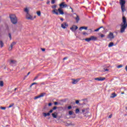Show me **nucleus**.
Masks as SVG:
<instances>
[{"instance_id":"obj_1","label":"nucleus","mask_w":127,"mask_h":127,"mask_svg":"<svg viewBox=\"0 0 127 127\" xmlns=\"http://www.w3.org/2000/svg\"><path fill=\"white\" fill-rule=\"evenodd\" d=\"M122 22L124 24H122L121 25V33H123L125 32V30L127 27V23L126 21V18L125 16L122 17Z\"/></svg>"},{"instance_id":"obj_2","label":"nucleus","mask_w":127,"mask_h":127,"mask_svg":"<svg viewBox=\"0 0 127 127\" xmlns=\"http://www.w3.org/2000/svg\"><path fill=\"white\" fill-rule=\"evenodd\" d=\"M9 18L10 19L11 22H12L13 24L15 25L17 23V18H16L14 14L10 15Z\"/></svg>"},{"instance_id":"obj_3","label":"nucleus","mask_w":127,"mask_h":127,"mask_svg":"<svg viewBox=\"0 0 127 127\" xmlns=\"http://www.w3.org/2000/svg\"><path fill=\"white\" fill-rule=\"evenodd\" d=\"M120 5H121V10L122 12H125L126 11V1L125 0H120Z\"/></svg>"},{"instance_id":"obj_4","label":"nucleus","mask_w":127,"mask_h":127,"mask_svg":"<svg viewBox=\"0 0 127 127\" xmlns=\"http://www.w3.org/2000/svg\"><path fill=\"white\" fill-rule=\"evenodd\" d=\"M36 18V16H34V17H33V16H31L29 13L26 14V18L28 20H33Z\"/></svg>"},{"instance_id":"obj_5","label":"nucleus","mask_w":127,"mask_h":127,"mask_svg":"<svg viewBox=\"0 0 127 127\" xmlns=\"http://www.w3.org/2000/svg\"><path fill=\"white\" fill-rule=\"evenodd\" d=\"M71 80H72V84L74 85V84H76L77 83L80 81V78H77L76 79H71Z\"/></svg>"},{"instance_id":"obj_6","label":"nucleus","mask_w":127,"mask_h":127,"mask_svg":"<svg viewBox=\"0 0 127 127\" xmlns=\"http://www.w3.org/2000/svg\"><path fill=\"white\" fill-rule=\"evenodd\" d=\"M61 26L63 29H66L68 27V24L66 22H64L63 24H61Z\"/></svg>"},{"instance_id":"obj_7","label":"nucleus","mask_w":127,"mask_h":127,"mask_svg":"<svg viewBox=\"0 0 127 127\" xmlns=\"http://www.w3.org/2000/svg\"><path fill=\"white\" fill-rule=\"evenodd\" d=\"M59 5H60V8L67 7V4H65V2L61 3Z\"/></svg>"},{"instance_id":"obj_8","label":"nucleus","mask_w":127,"mask_h":127,"mask_svg":"<svg viewBox=\"0 0 127 127\" xmlns=\"http://www.w3.org/2000/svg\"><path fill=\"white\" fill-rule=\"evenodd\" d=\"M78 28V27L77 26H75L73 25L72 26V27H71L70 28V30L72 31V32H74L75 31H76Z\"/></svg>"},{"instance_id":"obj_9","label":"nucleus","mask_w":127,"mask_h":127,"mask_svg":"<svg viewBox=\"0 0 127 127\" xmlns=\"http://www.w3.org/2000/svg\"><path fill=\"white\" fill-rule=\"evenodd\" d=\"M16 43L15 42H13L11 44L10 47L9 48V51H11L13 48V46H14L16 45Z\"/></svg>"},{"instance_id":"obj_10","label":"nucleus","mask_w":127,"mask_h":127,"mask_svg":"<svg viewBox=\"0 0 127 127\" xmlns=\"http://www.w3.org/2000/svg\"><path fill=\"white\" fill-rule=\"evenodd\" d=\"M108 38H110V39H114V36L113 33L111 32L110 33H109V34L108 35Z\"/></svg>"},{"instance_id":"obj_11","label":"nucleus","mask_w":127,"mask_h":127,"mask_svg":"<svg viewBox=\"0 0 127 127\" xmlns=\"http://www.w3.org/2000/svg\"><path fill=\"white\" fill-rule=\"evenodd\" d=\"M90 38L91 41H96V40H97V37L91 36L90 37Z\"/></svg>"},{"instance_id":"obj_12","label":"nucleus","mask_w":127,"mask_h":127,"mask_svg":"<svg viewBox=\"0 0 127 127\" xmlns=\"http://www.w3.org/2000/svg\"><path fill=\"white\" fill-rule=\"evenodd\" d=\"M58 10L59 12L60 13V14L61 15H64V11L62 10L61 8H59Z\"/></svg>"},{"instance_id":"obj_13","label":"nucleus","mask_w":127,"mask_h":127,"mask_svg":"<svg viewBox=\"0 0 127 127\" xmlns=\"http://www.w3.org/2000/svg\"><path fill=\"white\" fill-rule=\"evenodd\" d=\"M58 113L57 112H54L52 114V116L54 119L57 118Z\"/></svg>"},{"instance_id":"obj_14","label":"nucleus","mask_w":127,"mask_h":127,"mask_svg":"<svg viewBox=\"0 0 127 127\" xmlns=\"http://www.w3.org/2000/svg\"><path fill=\"white\" fill-rule=\"evenodd\" d=\"M83 29L86 30L88 29V27H80L79 28L80 31H82Z\"/></svg>"},{"instance_id":"obj_15","label":"nucleus","mask_w":127,"mask_h":127,"mask_svg":"<svg viewBox=\"0 0 127 127\" xmlns=\"http://www.w3.org/2000/svg\"><path fill=\"white\" fill-rule=\"evenodd\" d=\"M53 12L54 14H56L57 15H59V13L58 12V10L57 9H55L53 10Z\"/></svg>"},{"instance_id":"obj_16","label":"nucleus","mask_w":127,"mask_h":127,"mask_svg":"<svg viewBox=\"0 0 127 127\" xmlns=\"http://www.w3.org/2000/svg\"><path fill=\"white\" fill-rule=\"evenodd\" d=\"M46 94V93H42L40 94V95H39L38 96L40 97V98H42L44 96H45Z\"/></svg>"},{"instance_id":"obj_17","label":"nucleus","mask_w":127,"mask_h":127,"mask_svg":"<svg viewBox=\"0 0 127 127\" xmlns=\"http://www.w3.org/2000/svg\"><path fill=\"white\" fill-rule=\"evenodd\" d=\"M75 20H76V22L78 23L79 21L80 20V18L79 16L77 15L76 17L75 18Z\"/></svg>"},{"instance_id":"obj_18","label":"nucleus","mask_w":127,"mask_h":127,"mask_svg":"<svg viewBox=\"0 0 127 127\" xmlns=\"http://www.w3.org/2000/svg\"><path fill=\"white\" fill-rule=\"evenodd\" d=\"M114 46V43L113 42H110V43L108 45V47L111 48L112 47Z\"/></svg>"},{"instance_id":"obj_19","label":"nucleus","mask_w":127,"mask_h":127,"mask_svg":"<svg viewBox=\"0 0 127 127\" xmlns=\"http://www.w3.org/2000/svg\"><path fill=\"white\" fill-rule=\"evenodd\" d=\"M117 97V94H116V93H112V94H111V98H115V97Z\"/></svg>"},{"instance_id":"obj_20","label":"nucleus","mask_w":127,"mask_h":127,"mask_svg":"<svg viewBox=\"0 0 127 127\" xmlns=\"http://www.w3.org/2000/svg\"><path fill=\"white\" fill-rule=\"evenodd\" d=\"M85 41H86L87 42H89L90 41H91V38H86L84 39Z\"/></svg>"},{"instance_id":"obj_21","label":"nucleus","mask_w":127,"mask_h":127,"mask_svg":"<svg viewBox=\"0 0 127 127\" xmlns=\"http://www.w3.org/2000/svg\"><path fill=\"white\" fill-rule=\"evenodd\" d=\"M24 11L26 12V14H29V13L28 12H29V10H28V8H25V9H24Z\"/></svg>"},{"instance_id":"obj_22","label":"nucleus","mask_w":127,"mask_h":127,"mask_svg":"<svg viewBox=\"0 0 127 127\" xmlns=\"http://www.w3.org/2000/svg\"><path fill=\"white\" fill-rule=\"evenodd\" d=\"M100 81H104L106 79L105 77H99Z\"/></svg>"},{"instance_id":"obj_23","label":"nucleus","mask_w":127,"mask_h":127,"mask_svg":"<svg viewBox=\"0 0 127 127\" xmlns=\"http://www.w3.org/2000/svg\"><path fill=\"white\" fill-rule=\"evenodd\" d=\"M3 86V81L2 80H0V87Z\"/></svg>"},{"instance_id":"obj_24","label":"nucleus","mask_w":127,"mask_h":127,"mask_svg":"<svg viewBox=\"0 0 127 127\" xmlns=\"http://www.w3.org/2000/svg\"><path fill=\"white\" fill-rule=\"evenodd\" d=\"M16 62L14 60H11L10 61V64H15Z\"/></svg>"},{"instance_id":"obj_25","label":"nucleus","mask_w":127,"mask_h":127,"mask_svg":"<svg viewBox=\"0 0 127 127\" xmlns=\"http://www.w3.org/2000/svg\"><path fill=\"white\" fill-rule=\"evenodd\" d=\"M0 45L1 48H2L3 47V43L2 41H0Z\"/></svg>"},{"instance_id":"obj_26","label":"nucleus","mask_w":127,"mask_h":127,"mask_svg":"<svg viewBox=\"0 0 127 127\" xmlns=\"http://www.w3.org/2000/svg\"><path fill=\"white\" fill-rule=\"evenodd\" d=\"M37 14L38 16H40L41 15V11H37Z\"/></svg>"},{"instance_id":"obj_27","label":"nucleus","mask_w":127,"mask_h":127,"mask_svg":"<svg viewBox=\"0 0 127 127\" xmlns=\"http://www.w3.org/2000/svg\"><path fill=\"white\" fill-rule=\"evenodd\" d=\"M14 105V103L11 104L9 105V107H8V108H11Z\"/></svg>"},{"instance_id":"obj_28","label":"nucleus","mask_w":127,"mask_h":127,"mask_svg":"<svg viewBox=\"0 0 127 127\" xmlns=\"http://www.w3.org/2000/svg\"><path fill=\"white\" fill-rule=\"evenodd\" d=\"M79 113V109H75V114H78Z\"/></svg>"},{"instance_id":"obj_29","label":"nucleus","mask_w":127,"mask_h":127,"mask_svg":"<svg viewBox=\"0 0 127 127\" xmlns=\"http://www.w3.org/2000/svg\"><path fill=\"white\" fill-rule=\"evenodd\" d=\"M37 83L36 82L33 83L32 84H31V85H30V87H32L33 86V85H37Z\"/></svg>"},{"instance_id":"obj_30","label":"nucleus","mask_w":127,"mask_h":127,"mask_svg":"<svg viewBox=\"0 0 127 127\" xmlns=\"http://www.w3.org/2000/svg\"><path fill=\"white\" fill-rule=\"evenodd\" d=\"M0 109L2 110H5L6 109V107H0Z\"/></svg>"},{"instance_id":"obj_31","label":"nucleus","mask_w":127,"mask_h":127,"mask_svg":"<svg viewBox=\"0 0 127 127\" xmlns=\"http://www.w3.org/2000/svg\"><path fill=\"white\" fill-rule=\"evenodd\" d=\"M39 75L37 76H36L34 78V79H33V81H35V80H36L38 78V77H39Z\"/></svg>"},{"instance_id":"obj_32","label":"nucleus","mask_w":127,"mask_h":127,"mask_svg":"<svg viewBox=\"0 0 127 127\" xmlns=\"http://www.w3.org/2000/svg\"><path fill=\"white\" fill-rule=\"evenodd\" d=\"M68 114H69V115H72L73 114V112L71 111H69L68 112Z\"/></svg>"},{"instance_id":"obj_33","label":"nucleus","mask_w":127,"mask_h":127,"mask_svg":"<svg viewBox=\"0 0 127 127\" xmlns=\"http://www.w3.org/2000/svg\"><path fill=\"white\" fill-rule=\"evenodd\" d=\"M9 37L10 38V40H11V33L8 34Z\"/></svg>"},{"instance_id":"obj_34","label":"nucleus","mask_w":127,"mask_h":127,"mask_svg":"<svg viewBox=\"0 0 127 127\" xmlns=\"http://www.w3.org/2000/svg\"><path fill=\"white\" fill-rule=\"evenodd\" d=\"M40 98V97H39V96H38L35 97V98H34V100H36V99H38V98Z\"/></svg>"},{"instance_id":"obj_35","label":"nucleus","mask_w":127,"mask_h":127,"mask_svg":"<svg viewBox=\"0 0 127 127\" xmlns=\"http://www.w3.org/2000/svg\"><path fill=\"white\" fill-rule=\"evenodd\" d=\"M99 30H100V28H98V29L94 30V32H98Z\"/></svg>"},{"instance_id":"obj_36","label":"nucleus","mask_w":127,"mask_h":127,"mask_svg":"<svg viewBox=\"0 0 127 127\" xmlns=\"http://www.w3.org/2000/svg\"><path fill=\"white\" fill-rule=\"evenodd\" d=\"M43 116H44V117H46L47 116V113H43Z\"/></svg>"},{"instance_id":"obj_37","label":"nucleus","mask_w":127,"mask_h":127,"mask_svg":"<svg viewBox=\"0 0 127 127\" xmlns=\"http://www.w3.org/2000/svg\"><path fill=\"white\" fill-rule=\"evenodd\" d=\"M123 67V65H118L117 66V68H122Z\"/></svg>"},{"instance_id":"obj_38","label":"nucleus","mask_w":127,"mask_h":127,"mask_svg":"<svg viewBox=\"0 0 127 127\" xmlns=\"http://www.w3.org/2000/svg\"><path fill=\"white\" fill-rule=\"evenodd\" d=\"M94 80H97V81H100V79H99V77L94 78Z\"/></svg>"},{"instance_id":"obj_39","label":"nucleus","mask_w":127,"mask_h":127,"mask_svg":"<svg viewBox=\"0 0 127 127\" xmlns=\"http://www.w3.org/2000/svg\"><path fill=\"white\" fill-rule=\"evenodd\" d=\"M105 37V35L104 34H101L100 35V37L101 38H104Z\"/></svg>"},{"instance_id":"obj_40","label":"nucleus","mask_w":127,"mask_h":127,"mask_svg":"<svg viewBox=\"0 0 127 127\" xmlns=\"http://www.w3.org/2000/svg\"><path fill=\"white\" fill-rule=\"evenodd\" d=\"M109 69L107 68H104V71H103L104 72H106V71H108Z\"/></svg>"},{"instance_id":"obj_41","label":"nucleus","mask_w":127,"mask_h":127,"mask_svg":"<svg viewBox=\"0 0 127 127\" xmlns=\"http://www.w3.org/2000/svg\"><path fill=\"white\" fill-rule=\"evenodd\" d=\"M55 0H52V4H55Z\"/></svg>"},{"instance_id":"obj_42","label":"nucleus","mask_w":127,"mask_h":127,"mask_svg":"<svg viewBox=\"0 0 127 127\" xmlns=\"http://www.w3.org/2000/svg\"><path fill=\"white\" fill-rule=\"evenodd\" d=\"M57 7V6L56 5H54L52 6L53 8H55Z\"/></svg>"},{"instance_id":"obj_43","label":"nucleus","mask_w":127,"mask_h":127,"mask_svg":"<svg viewBox=\"0 0 127 127\" xmlns=\"http://www.w3.org/2000/svg\"><path fill=\"white\" fill-rule=\"evenodd\" d=\"M57 109V107H54L53 108V110H55Z\"/></svg>"},{"instance_id":"obj_44","label":"nucleus","mask_w":127,"mask_h":127,"mask_svg":"<svg viewBox=\"0 0 127 127\" xmlns=\"http://www.w3.org/2000/svg\"><path fill=\"white\" fill-rule=\"evenodd\" d=\"M113 116V115L112 114H111L110 115H109L108 118L109 119H111L112 117Z\"/></svg>"},{"instance_id":"obj_45","label":"nucleus","mask_w":127,"mask_h":127,"mask_svg":"<svg viewBox=\"0 0 127 127\" xmlns=\"http://www.w3.org/2000/svg\"><path fill=\"white\" fill-rule=\"evenodd\" d=\"M53 111H54V110H53V109L50 110L49 113H52L53 112Z\"/></svg>"},{"instance_id":"obj_46","label":"nucleus","mask_w":127,"mask_h":127,"mask_svg":"<svg viewBox=\"0 0 127 127\" xmlns=\"http://www.w3.org/2000/svg\"><path fill=\"white\" fill-rule=\"evenodd\" d=\"M75 103H76V104H78L79 103V101L78 100H76L75 101Z\"/></svg>"},{"instance_id":"obj_47","label":"nucleus","mask_w":127,"mask_h":127,"mask_svg":"<svg viewBox=\"0 0 127 127\" xmlns=\"http://www.w3.org/2000/svg\"><path fill=\"white\" fill-rule=\"evenodd\" d=\"M67 109L68 110H70L71 109V106H69L68 107H67Z\"/></svg>"},{"instance_id":"obj_48","label":"nucleus","mask_w":127,"mask_h":127,"mask_svg":"<svg viewBox=\"0 0 127 127\" xmlns=\"http://www.w3.org/2000/svg\"><path fill=\"white\" fill-rule=\"evenodd\" d=\"M58 104V102H54V105H57Z\"/></svg>"},{"instance_id":"obj_49","label":"nucleus","mask_w":127,"mask_h":127,"mask_svg":"<svg viewBox=\"0 0 127 127\" xmlns=\"http://www.w3.org/2000/svg\"><path fill=\"white\" fill-rule=\"evenodd\" d=\"M47 116H50V114L49 112L48 113H47Z\"/></svg>"},{"instance_id":"obj_50","label":"nucleus","mask_w":127,"mask_h":127,"mask_svg":"<svg viewBox=\"0 0 127 127\" xmlns=\"http://www.w3.org/2000/svg\"><path fill=\"white\" fill-rule=\"evenodd\" d=\"M87 34V33L86 32H84L83 33V35H85Z\"/></svg>"},{"instance_id":"obj_51","label":"nucleus","mask_w":127,"mask_h":127,"mask_svg":"<svg viewBox=\"0 0 127 127\" xmlns=\"http://www.w3.org/2000/svg\"><path fill=\"white\" fill-rule=\"evenodd\" d=\"M42 51H45V49H41Z\"/></svg>"},{"instance_id":"obj_52","label":"nucleus","mask_w":127,"mask_h":127,"mask_svg":"<svg viewBox=\"0 0 127 127\" xmlns=\"http://www.w3.org/2000/svg\"><path fill=\"white\" fill-rule=\"evenodd\" d=\"M67 59V58L65 57V58H64L63 60L64 61L65 60Z\"/></svg>"},{"instance_id":"obj_53","label":"nucleus","mask_w":127,"mask_h":127,"mask_svg":"<svg viewBox=\"0 0 127 127\" xmlns=\"http://www.w3.org/2000/svg\"><path fill=\"white\" fill-rule=\"evenodd\" d=\"M30 72H29L28 73H27V75H26V76H28L30 75Z\"/></svg>"},{"instance_id":"obj_54","label":"nucleus","mask_w":127,"mask_h":127,"mask_svg":"<svg viewBox=\"0 0 127 127\" xmlns=\"http://www.w3.org/2000/svg\"><path fill=\"white\" fill-rule=\"evenodd\" d=\"M52 105V104L51 103H50L49 104V106H51Z\"/></svg>"},{"instance_id":"obj_55","label":"nucleus","mask_w":127,"mask_h":127,"mask_svg":"<svg viewBox=\"0 0 127 127\" xmlns=\"http://www.w3.org/2000/svg\"><path fill=\"white\" fill-rule=\"evenodd\" d=\"M99 28H100V29H101V28H104V27L103 26H101V27H100Z\"/></svg>"},{"instance_id":"obj_56","label":"nucleus","mask_w":127,"mask_h":127,"mask_svg":"<svg viewBox=\"0 0 127 127\" xmlns=\"http://www.w3.org/2000/svg\"><path fill=\"white\" fill-rule=\"evenodd\" d=\"M60 20H62V21H64V19L63 18H60Z\"/></svg>"},{"instance_id":"obj_57","label":"nucleus","mask_w":127,"mask_h":127,"mask_svg":"<svg viewBox=\"0 0 127 127\" xmlns=\"http://www.w3.org/2000/svg\"><path fill=\"white\" fill-rule=\"evenodd\" d=\"M41 85H45V83L44 82L42 83Z\"/></svg>"},{"instance_id":"obj_58","label":"nucleus","mask_w":127,"mask_h":127,"mask_svg":"<svg viewBox=\"0 0 127 127\" xmlns=\"http://www.w3.org/2000/svg\"><path fill=\"white\" fill-rule=\"evenodd\" d=\"M125 94V92H122L121 93V94Z\"/></svg>"},{"instance_id":"obj_59","label":"nucleus","mask_w":127,"mask_h":127,"mask_svg":"<svg viewBox=\"0 0 127 127\" xmlns=\"http://www.w3.org/2000/svg\"><path fill=\"white\" fill-rule=\"evenodd\" d=\"M17 89V88H15L14 90L16 91Z\"/></svg>"},{"instance_id":"obj_60","label":"nucleus","mask_w":127,"mask_h":127,"mask_svg":"<svg viewBox=\"0 0 127 127\" xmlns=\"http://www.w3.org/2000/svg\"><path fill=\"white\" fill-rule=\"evenodd\" d=\"M49 3H50V2L49 1V2H47V4H48Z\"/></svg>"},{"instance_id":"obj_61","label":"nucleus","mask_w":127,"mask_h":127,"mask_svg":"<svg viewBox=\"0 0 127 127\" xmlns=\"http://www.w3.org/2000/svg\"><path fill=\"white\" fill-rule=\"evenodd\" d=\"M82 112H84L85 110H82Z\"/></svg>"},{"instance_id":"obj_62","label":"nucleus","mask_w":127,"mask_h":127,"mask_svg":"<svg viewBox=\"0 0 127 127\" xmlns=\"http://www.w3.org/2000/svg\"><path fill=\"white\" fill-rule=\"evenodd\" d=\"M71 10H72V11H71L72 12H73V9H72Z\"/></svg>"},{"instance_id":"obj_63","label":"nucleus","mask_w":127,"mask_h":127,"mask_svg":"<svg viewBox=\"0 0 127 127\" xmlns=\"http://www.w3.org/2000/svg\"><path fill=\"white\" fill-rule=\"evenodd\" d=\"M70 9L72 10V9H73V8H71V7H70Z\"/></svg>"},{"instance_id":"obj_64","label":"nucleus","mask_w":127,"mask_h":127,"mask_svg":"<svg viewBox=\"0 0 127 127\" xmlns=\"http://www.w3.org/2000/svg\"><path fill=\"white\" fill-rule=\"evenodd\" d=\"M126 110H127V107L126 108Z\"/></svg>"}]
</instances>
